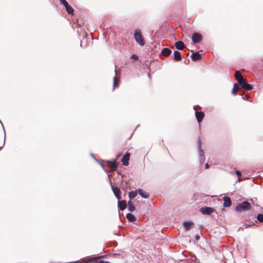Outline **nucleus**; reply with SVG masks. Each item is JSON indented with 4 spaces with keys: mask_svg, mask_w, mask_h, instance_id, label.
<instances>
[{
    "mask_svg": "<svg viewBox=\"0 0 263 263\" xmlns=\"http://www.w3.org/2000/svg\"><path fill=\"white\" fill-rule=\"evenodd\" d=\"M139 126V125H138L137 126H136V128Z\"/></svg>",
    "mask_w": 263,
    "mask_h": 263,
    "instance_id": "obj_45",
    "label": "nucleus"
},
{
    "mask_svg": "<svg viewBox=\"0 0 263 263\" xmlns=\"http://www.w3.org/2000/svg\"><path fill=\"white\" fill-rule=\"evenodd\" d=\"M98 163L100 164V165L101 166V167L103 169L104 172L107 174L108 180H109V182H111V180L110 179V176L108 174V171L105 168V165H104V164L101 161H100V163Z\"/></svg>",
    "mask_w": 263,
    "mask_h": 263,
    "instance_id": "obj_25",
    "label": "nucleus"
},
{
    "mask_svg": "<svg viewBox=\"0 0 263 263\" xmlns=\"http://www.w3.org/2000/svg\"><path fill=\"white\" fill-rule=\"evenodd\" d=\"M210 168V165H209V164L207 163L205 164V169H209Z\"/></svg>",
    "mask_w": 263,
    "mask_h": 263,
    "instance_id": "obj_35",
    "label": "nucleus"
},
{
    "mask_svg": "<svg viewBox=\"0 0 263 263\" xmlns=\"http://www.w3.org/2000/svg\"><path fill=\"white\" fill-rule=\"evenodd\" d=\"M127 207L128 208V210L130 212H133L136 210L134 204H133V202L130 200L128 201Z\"/></svg>",
    "mask_w": 263,
    "mask_h": 263,
    "instance_id": "obj_18",
    "label": "nucleus"
},
{
    "mask_svg": "<svg viewBox=\"0 0 263 263\" xmlns=\"http://www.w3.org/2000/svg\"><path fill=\"white\" fill-rule=\"evenodd\" d=\"M130 59H133L135 61H136V60H138L139 59V57L135 54H132L130 57Z\"/></svg>",
    "mask_w": 263,
    "mask_h": 263,
    "instance_id": "obj_30",
    "label": "nucleus"
},
{
    "mask_svg": "<svg viewBox=\"0 0 263 263\" xmlns=\"http://www.w3.org/2000/svg\"><path fill=\"white\" fill-rule=\"evenodd\" d=\"M235 174L238 176H241V172L239 171H235Z\"/></svg>",
    "mask_w": 263,
    "mask_h": 263,
    "instance_id": "obj_34",
    "label": "nucleus"
},
{
    "mask_svg": "<svg viewBox=\"0 0 263 263\" xmlns=\"http://www.w3.org/2000/svg\"><path fill=\"white\" fill-rule=\"evenodd\" d=\"M182 224L183 226L184 229L185 231H190L194 228V223L192 221H184Z\"/></svg>",
    "mask_w": 263,
    "mask_h": 263,
    "instance_id": "obj_8",
    "label": "nucleus"
},
{
    "mask_svg": "<svg viewBox=\"0 0 263 263\" xmlns=\"http://www.w3.org/2000/svg\"><path fill=\"white\" fill-rule=\"evenodd\" d=\"M137 191H138V194H139V195L141 197H142L143 198L147 199L149 198V194L147 192H145L142 189L138 188L137 189Z\"/></svg>",
    "mask_w": 263,
    "mask_h": 263,
    "instance_id": "obj_13",
    "label": "nucleus"
},
{
    "mask_svg": "<svg viewBox=\"0 0 263 263\" xmlns=\"http://www.w3.org/2000/svg\"><path fill=\"white\" fill-rule=\"evenodd\" d=\"M199 237H199V235L197 234L195 235V238L196 240H198L199 239Z\"/></svg>",
    "mask_w": 263,
    "mask_h": 263,
    "instance_id": "obj_37",
    "label": "nucleus"
},
{
    "mask_svg": "<svg viewBox=\"0 0 263 263\" xmlns=\"http://www.w3.org/2000/svg\"><path fill=\"white\" fill-rule=\"evenodd\" d=\"M91 156L96 162H97L98 163H100V161L95 157L93 154L91 153Z\"/></svg>",
    "mask_w": 263,
    "mask_h": 263,
    "instance_id": "obj_33",
    "label": "nucleus"
},
{
    "mask_svg": "<svg viewBox=\"0 0 263 263\" xmlns=\"http://www.w3.org/2000/svg\"><path fill=\"white\" fill-rule=\"evenodd\" d=\"M215 210L213 208L204 206L200 209V211L205 215H210L214 212Z\"/></svg>",
    "mask_w": 263,
    "mask_h": 263,
    "instance_id": "obj_7",
    "label": "nucleus"
},
{
    "mask_svg": "<svg viewBox=\"0 0 263 263\" xmlns=\"http://www.w3.org/2000/svg\"><path fill=\"white\" fill-rule=\"evenodd\" d=\"M202 39L201 35L198 33H194L192 35V41L195 43H199Z\"/></svg>",
    "mask_w": 263,
    "mask_h": 263,
    "instance_id": "obj_14",
    "label": "nucleus"
},
{
    "mask_svg": "<svg viewBox=\"0 0 263 263\" xmlns=\"http://www.w3.org/2000/svg\"><path fill=\"white\" fill-rule=\"evenodd\" d=\"M172 52V50L169 49L168 48H164L162 50H161V54L162 55H164L165 57H167L168 55H169Z\"/></svg>",
    "mask_w": 263,
    "mask_h": 263,
    "instance_id": "obj_19",
    "label": "nucleus"
},
{
    "mask_svg": "<svg viewBox=\"0 0 263 263\" xmlns=\"http://www.w3.org/2000/svg\"><path fill=\"white\" fill-rule=\"evenodd\" d=\"M178 27H180L181 28V23L179 24Z\"/></svg>",
    "mask_w": 263,
    "mask_h": 263,
    "instance_id": "obj_44",
    "label": "nucleus"
},
{
    "mask_svg": "<svg viewBox=\"0 0 263 263\" xmlns=\"http://www.w3.org/2000/svg\"><path fill=\"white\" fill-rule=\"evenodd\" d=\"M134 37L136 42L140 46L145 45V41L142 36L141 31L140 29H137L135 30Z\"/></svg>",
    "mask_w": 263,
    "mask_h": 263,
    "instance_id": "obj_1",
    "label": "nucleus"
},
{
    "mask_svg": "<svg viewBox=\"0 0 263 263\" xmlns=\"http://www.w3.org/2000/svg\"><path fill=\"white\" fill-rule=\"evenodd\" d=\"M147 76H148V77L149 79H151V74H150V73H147Z\"/></svg>",
    "mask_w": 263,
    "mask_h": 263,
    "instance_id": "obj_40",
    "label": "nucleus"
},
{
    "mask_svg": "<svg viewBox=\"0 0 263 263\" xmlns=\"http://www.w3.org/2000/svg\"><path fill=\"white\" fill-rule=\"evenodd\" d=\"M257 219L259 222H263V214H258V215L257 216Z\"/></svg>",
    "mask_w": 263,
    "mask_h": 263,
    "instance_id": "obj_29",
    "label": "nucleus"
},
{
    "mask_svg": "<svg viewBox=\"0 0 263 263\" xmlns=\"http://www.w3.org/2000/svg\"><path fill=\"white\" fill-rule=\"evenodd\" d=\"M118 208L121 211H124L127 208V204L121 200H118Z\"/></svg>",
    "mask_w": 263,
    "mask_h": 263,
    "instance_id": "obj_16",
    "label": "nucleus"
},
{
    "mask_svg": "<svg viewBox=\"0 0 263 263\" xmlns=\"http://www.w3.org/2000/svg\"><path fill=\"white\" fill-rule=\"evenodd\" d=\"M60 3L63 5L64 6L67 5L68 2L66 0H59Z\"/></svg>",
    "mask_w": 263,
    "mask_h": 263,
    "instance_id": "obj_31",
    "label": "nucleus"
},
{
    "mask_svg": "<svg viewBox=\"0 0 263 263\" xmlns=\"http://www.w3.org/2000/svg\"><path fill=\"white\" fill-rule=\"evenodd\" d=\"M115 76L113 79V88H112L113 90H114L115 89L116 87L118 86L119 83V80L120 78V75L118 76V74L117 73L116 69H115Z\"/></svg>",
    "mask_w": 263,
    "mask_h": 263,
    "instance_id": "obj_11",
    "label": "nucleus"
},
{
    "mask_svg": "<svg viewBox=\"0 0 263 263\" xmlns=\"http://www.w3.org/2000/svg\"><path fill=\"white\" fill-rule=\"evenodd\" d=\"M194 109L196 111H195V116L197 119L198 122L200 123L204 116V114L202 111H196V106H194Z\"/></svg>",
    "mask_w": 263,
    "mask_h": 263,
    "instance_id": "obj_10",
    "label": "nucleus"
},
{
    "mask_svg": "<svg viewBox=\"0 0 263 263\" xmlns=\"http://www.w3.org/2000/svg\"><path fill=\"white\" fill-rule=\"evenodd\" d=\"M110 184H111V182H110ZM111 187L112 189V191L114 193V195L117 198L118 200L121 199V191L120 189V188L117 186H114L112 184H111Z\"/></svg>",
    "mask_w": 263,
    "mask_h": 263,
    "instance_id": "obj_6",
    "label": "nucleus"
},
{
    "mask_svg": "<svg viewBox=\"0 0 263 263\" xmlns=\"http://www.w3.org/2000/svg\"><path fill=\"white\" fill-rule=\"evenodd\" d=\"M185 47V45L184 44V43L182 42V50H183L184 49V48Z\"/></svg>",
    "mask_w": 263,
    "mask_h": 263,
    "instance_id": "obj_39",
    "label": "nucleus"
},
{
    "mask_svg": "<svg viewBox=\"0 0 263 263\" xmlns=\"http://www.w3.org/2000/svg\"><path fill=\"white\" fill-rule=\"evenodd\" d=\"M241 179H240L239 178H238L237 180V182H238V181H240Z\"/></svg>",
    "mask_w": 263,
    "mask_h": 263,
    "instance_id": "obj_42",
    "label": "nucleus"
},
{
    "mask_svg": "<svg viewBox=\"0 0 263 263\" xmlns=\"http://www.w3.org/2000/svg\"><path fill=\"white\" fill-rule=\"evenodd\" d=\"M175 46L178 50H181V40H178L176 42Z\"/></svg>",
    "mask_w": 263,
    "mask_h": 263,
    "instance_id": "obj_28",
    "label": "nucleus"
},
{
    "mask_svg": "<svg viewBox=\"0 0 263 263\" xmlns=\"http://www.w3.org/2000/svg\"><path fill=\"white\" fill-rule=\"evenodd\" d=\"M82 36L83 37H86V36H87V34L86 33H85V34H83Z\"/></svg>",
    "mask_w": 263,
    "mask_h": 263,
    "instance_id": "obj_41",
    "label": "nucleus"
},
{
    "mask_svg": "<svg viewBox=\"0 0 263 263\" xmlns=\"http://www.w3.org/2000/svg\"><path fill=\"white\" fill-rule=\"evenodd\" d=\"M238 89H239L238 85L236 83H235L233 85V88L232 90V93L233 94H236Z\"/></svg>",
    "mask_w": 263,
    "mask_h": 263,
    "instance_id": "obj_26",
    "label": "nucleus"
},
{
    "mask_svg": "<svg viewBox=\"0 0 263 263\" xmlns=\"http://www.w3.org/2000/svg\"><path fill=\"white\" fill-rule=\"evenodd\" d=\"M118 156H117V158L114 160H108L103 161L106 165L112 169L113 171H116L118 167V163L117 162V159Z\"/></svg>",
    "mask_w": 263,
    "mask_h": 263,
    "instance_id": "obj_4",
    "label": "nucleus"
},
{
    "mask_svg": "<svg viewBox=\"0 0 263 263\" xmlns=\"http://www.w3.org/2000/svg\"><path fill=\"white\" fill-rule=\"evenodd\" d=\"M80 46H81V47H83V45H82V42H81V43H80Z\"/></svg>",
    "mask_w": 263,
    "mask_h": 263,
    "instance_id": "obj_43",
    "label": "nucleus"
},
{
    "mask_svg": "<svg viewBox=\"0 0 263 263\" xmlns=\"http://www.w3.org/2000/svg\"><path fill=\"white\" fill-rule=\"evenodd\" d=\"M173 60L175 61H181V53L179 51H174L173 54Z\"/></svg>",
    "mask_w": 263,
    "mask_h": 263,
    "instance_id": "obj_17",
    "label": "nucleus"
},
{
    "mask_svg": "<svg viewBox=\"0 0 263 263\" xmlns=\"http://www.w3.org/2000/svg\"><path fill=\"white\" fill-rule=\"evenodd\" d=\"M239 85L244 89L246 90H251L253 87L251 85L248 83L246 79H240L238 80Z\"/></svg>",
    "mask_w": 263,
    "mask_h": 263,
    "instance_id": "obj_5",
    "label": "nucleus"
},
{
    "mask_svg": "<svg viewBox=\"0 0 263 263\" xmlns=\"http://www.w3.org/2000/svg\"><path fill=\"white\" fill-rule=\"evenodd\" d=\"M65 8L66 11L69 14H72L74 12L73 8L68 3L67 5H65Z\"/></svg>",
    "mask_w": 263,
    "mask_h": 263,
    "instance_id": "obj_22",
    "label": "nucleus"
},
{
    "mask_svg": "<svg viewBox=\"0 0 263 263\" xmlns=\"http://www.w3.org/2000/svg\"><path fill=\"white\" fill-rule=\"evenodd\" d=\"M130 158V153L126 152L122 159V164L124 166H128L129 164V160Z\"/></svg>",
    "mask_w": 263,
    "mask_h": 263,
    "instance_id": "obj_12",
    "label": "nucleus"
},
{
    "mask_svg": "<svg viewBox=\"0 0 263 263\" xmlns=\"http://www.w3.org/2000/svg\"><path fill=\"white\" fill-rule=\"evenodd\" d=\"M181 254H182V256H184V257L186 256V254H185L184 251L182 252Z\"/></svg>",
    "mask_w": 263,
    "mask_h": 263,
    "instance_id": "obj_38",
    "label": "nucleus"
},
{
    "mask_svg": "<svg viewBox=\"0 0 263 263\" xmlns=\"http://www.w3.org/2000/svg\"><path fill=\"white\" fill-rule=\"evenodd\" d=\"M198 159L199 163L202 164L205 160L204 153L201 148V140L200 138L198 140Z\"/></svg>",
    "mask_w": 263,
    "mask_h": 263,
    "instance_id": "obj_2",
    "label": "nucleus"
},
{
    "mask_svg": "<svg viewBox=\"0 0 263 263\" xmlns=\"http://www.w3.org/2000/svg\"><path fill=\"white\" fill-rule=\"evenodd\" d=\"M191 58L193 61H197L202 58V55L198 52H193L191 55Z\"/></svg>",
    "mask_w": 263,
    "mask_h": 263,
    "instance_id": "obj_20",
    "label": "nucleus"
},
{
    "mask_svg": "<svg viewBox=\"0 0 263 263\" xmlns=\"http://www.w3.org/2000/svg\"><path fill=\"white\" fill-rule=\"evenodd\" d=\"M223 200L224 201L223 205L226 208L230 207L232 204V201L229 197L224 196L223 198Z\"/></svg>",
    "mask_w": 263,
    "mask_h": 263,
    "instance_id": "obj_15",
    "label": "nucleus"
},
{
    "mask_svg": "<svg viewBox=\"0 0 263 263\" xmlns=\"http://www.w3.org/2000/svg\"><path fill=\"white\" fill-rule=\"evenodd\" d=\"M97 263H110V262L103 259H100L97 262Z\"/></svg>",
    "mask_w": 263,
    "mask_h": 263,
    "instance_id": "obj_32",
    "label": "nucleus"
},
{
    "mask_svg": "<svg viewBox=\"0 0 263 263\" xmlns=\"http://www.w3.org/2000/svg\"><path fill=\"white\" fill-rule=\"evenodd\" d=\"M235 78L238 82V80H240V79H244L242 77L240 71H238V70L236 71L235 74Z\"/></svg>",
    "mask_w": 263,
    "mask_h": 263,
    "instance_id": "obj_24",
    "label": "nucleus"
},
{
    "mask_svg": "<svg viewBox=\"0 0 263 263\" xmlns=\"http://www.w3.org/2000/svg\"><path fill=\"white\" fill-rule=\"evenodd\" d=\"M77 26H76V28H77V33L78 34V36H79L80 37V39H81V32H82L83 31V29H82V28L80 27V24H79L78 21H77Z\"/></svg>",
    "mask_w": 263,
    "mask_h": 263,
    "instance_id": "obj_23",
    "label": "nucleus"
},
{
    "mask_svg": "<svg viewBox=\"0 0 263 263\" xmlns=\"http://www.w3.org/2000/svg\"><path fill=\"white\" fill-rule=\"evenodd\" d=\"M251 209V204L248 201H243L237 205L235 208V211L240 212L242 211L249 210Z\"/></svg>",
    "mask_w": 263,
    "mask_h": 263,
    "instance_id": "obj_3",
    "label": "nucleus"
},
{
    "mask_svg": "<svg viewBox=\"0 0 263 263\" xmlns=\"http://www.w3.org/2000/svg\"><path fill=\"white\" fill-rule=\"evenodd\" d=\"M138 191L137 189L135 191H131L128 192V197L131 200L136 197L137 195Z\"/></svg>",
    "mask_w": 263,
    "mask_h": 263,
    "instance_id": "obj_21",
    "label": "nucleus"
},
{
    "mask_svg": "<svg viewBox=\"0 0 263 263\" xmlns=\"http://www.w3.org/2000/svg\"><path fill=\"white\" fill-rule=\"evenodd\" d=\"M126 218L129 222H132L134 224H137V217L131 213H128L126 215Z\"/></svg>",
    "mask_w": 263,
    "mask_h": 263,
    "instance_id": "obj_9",
    "label": "nucleus"
},
{
    "mask_svg": "<svg viewBox=\"0 0 263 263\" xmlns=\"http://www.w3.org/2000/svg\"><path fill=\"white\" fill-rule=\"evenodd\" d=\"M0 123L1 124H2V127H3V130H4V142H3V144L2 146H0V150L5 145V141H6V132H5V128H4V125L2 122V121L0 120Z\"/></svg>",
    "mask_w": 263,
    "mask_h": 263,
    "instance_id": "obj_27",
    "label": "nucleus"
},
{
    "mask_svg": "<svg viewBox=\"0 0 263 263\" xmlns=\"http://www.w3.org/2000/svg\"><path fill=\"white\" fill-rule=\"evenodd\" d=\"M243 100H247L249 98L248 95H246L245 97H242V98Z\"/></svg>",
    "mask_w": 263,
    "mask_h": 263,
    "instance_id": "obj_36",
    "label": "nucleus"
}]
</instances>
